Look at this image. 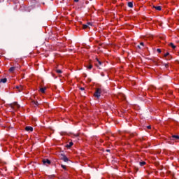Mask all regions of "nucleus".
Here are the masks:
<instances>
[{
  "mask_svg": "<svg viewBox=\"0 0 179 179\" xmlns=\"http://www.w3.org/2000/svg\"><path fill=\"white\" fill-rule=\"evenodd\" d=\"M101 94V89L98 88L96 90V92L94 94V97H96L97 99H99V97H100Z\"/></svg>",
  "mask_w": 179,
  "mask_h": 179,
  "instance_id": "f257e3e1",
  "label": "nucleus"
},
{
  "mask_svg": "<svg viewBox=\"0 0 179 179\" xmlns=\"http://www.w3.org/2000/svg\"><path fill=\"white\" fill-rule=\"evenodd\" d=\"M10 107L14 110H16V108H20V105H19L17 102H14L13 103L10 104Z\"/></svg>",
  "mask_w": 179,
  "mask_h": 179,
  "instance_id": "f03ea898",
  "label": "nucleus"
},
{
  "mask_svg": "<svg viewBox=\"0 0 179 179\" xmlns=\"http://www.w3.org/2000/svg\"><path fill=\"white\" fill-rule=\"evenodd\" d=\"M60 159L61 160H63V162H65L69 161L68 157H66V156H65L64 154L60 155Z\"/></svg>",
  "mask_w": 179,
  "mask_h": 179,
  "instance_id": "7ed1b4c3",
  "label": "nucleus"
},
{
  "mask_svg": "<svg viewBox=\"0 0 179 179\" xmlns=\"http://www.w3.org/2000/svg\"><path fill=\"white\" fill-rule=\"evenodd\" d=\"M43 164L47 166V164H51V161H50V159H43Z\"/></svg>",
  "mask_w": 179,
  "mask_h": 179,
  "instance_id": "20e7f679",
  "label": "nucleus"
},
{
  "mask_svg": "<svg viewBox=\"0 0 179 179\" xmlns=\"http://www.w3.org/2000/svg\"><path fill=\"white\" fill-rule=\"evenodd\" d=\"M95 64H96V66L98 68H99V69H100V65H101V62H100V60H99V59H96Z\"/></svg>",
  "mask_w": 179,
  "mask_h": 179,
  "instance_id": "39448f33",
  "label": "nucleus"
},
{
  "mask_svg": "<svg viewBox=\"0 0 179 179\" xmlns=\"http://www.w3.org/2000/svg\"><path fill=\"white\" fill-rule=\"evenodd\" d=\"M25 130L28 132H33V127H26Z\"/></svg>",
  "mask_w": 179,
  "mask_h": 179,
  "instance_id": "423d86ee",
  "label": "nucleus"
},
{
  "mask_svg": "<svg viewBox=\"0 0 179 179\" xmlns=\"http://www.w3.org/2000/svg\"><path fill=\"white\" fill-rule=\"evenodd\" d=\"M17 88L18 89V92H20L23 90V89H24V87H23L22 85H20V86H17Z\"/></svg>",
  "mask_w": 179,
  "mask_h": 179,
  "instance_id": "0eeeda50",
  "label": "nucleus"
},
{
  "mask_svg": "<svg viewBox=\"0 0 179 179\" xmlns=\"http://www.w3.org/2000/svg\"><path fill=\"white\" fill-rule=\"evenodd\" d=\"M7 80H8V79H6V78H1L0 80V83H6Z\"/></svg>",
  "mask_w": 179,
  "mask_h": 179,
  "instance_id": "6e6552de",
  "label": "nucleus"
},
{
  "mask_svg": "<svg viewBox=\"0 0 179 179\" xmlns=\"http://www.w3.org/2000/svg\"><path fill=\"white\" fill-rule=\"evenodd\" d=\"M153 8H155V9H156V10H162V6H153Z\"/></svg>",
  "mask_w": 179,
  "mask_h": 179,
  "instance_id": "1a4fd4ad",
  "label": "nucleus"
},
{
  "mask_svg": "<svg viewBox=\"0 0 179 179\" xmlns=\"http://www.w3.org/2000/svg\"><path fill=\"white\" fill-rule=\"evenodd\" d=\"M45 90H47L46 87H43V88L40 89V92H41V93H45Z\"/></svg>",
  "mask_w": 179,
  "mask_h": 179,
  "instance_id": "9d476101",
  "label": "nucleus"
},
{
  "mask_svg": "<svg viewBox=\"0 0 179 179\" xmlns=\"http://www.w3.org/2000/svg\"><path fill=\"white\" fill-rule=\"evenodd\" d=\"M16 69V66H13L10 68L9 72H13Z\"/></svg>",
  "mask_w": 179,
  "mask_h": 179,
  "instance_id": "9b49d317",
  "label": "nucleus"
},
{
  "mask_svg": "<svg viewBox=\"0 0 179 179\" xmlns=\"http://www.w3.org/2000/svg\"><path fill=\"white\" fill-rule=\"evenodd\" d=\"M128 6H129V8H134V3L132 2H129Z\"/></svg>",
  "mask_w": 179,
  "mask_h": 179,
  "instance_id": "f8f14e48",
  "label": "nucleus"
},
{
  "mask_svg": "<svg viewBox=\"0 0 179 179\" xmlns=\"http://www.w3.org/2000/svg\"><path fill=\"white\" fill-rule=\"evenodd\" d=\"M73 142H70L69 143V145H67V148H71V146H73Z\"/></svg>",
  "mask_w": 179,
  "mask_h": 179,
  "instance_id": "ddd939ff",
  "label": "nucleus"
},
{
  "mask_svg": "<svg viewBox=\"0 0 179 179\" xmlns=\"http://www.w3.org/2000/svg\"><path fill=\"white\" fill-rule=\"evenodd\" d=\"M169 45L171 46V48H173V50L176 48V45H174V43H171Z\"/></svg>",
  "mask_w": 179,
  "mask_h": 179,
  "instance_id": "4468645a",
  "label": "nucleus"
},
{
  "mask_svg": "<svg viewBox=\"0 0 179 179\" xmlns=\"http://www.w3.org/2000/svg\"><path fill=\"white\" fill-rule=\"evenodd\" d=\"M83 29H87L89 28V25L87 24L83 25Z\"/></svg>",
  "mask_w": 179,
  "mask_h": 179,
  "instance_id": "2eb2a0df",
  "label": "nucleus"
},
{
  "mask_svg": "<svg viewBox=\"0 0 179 179\" xmlns=\"http://www.w3.org/2000/svg\"><path fill=\"white\" fill-rule=\"evenodd\" d=\"M145 164H146L145 162H140V166H145Z\"/></svg>",
  "mask_w": 179,
  "mask_h": 179,
  "instance_id": "dca6fc26",
  "label": "nucleus"
},
{
  "mask_svg": "<svg viewBox=\"0 0 179 179\" xmlns=\"http://www.w3.org/2000/svg\"><path fill=\"white\" fill-rule=\"evenodd\" d=\"M87 68L88 69H92V68H93V65L90 64L88 66H87Z\"/></svg>",
  "mask_w": 179,
  "mask_h": 179,
  "instance_id": "f3484780",
  "label": "nucleus"
},
{
  "mask_svg": "<svg viewBox=\"0 0 179 179\" xmlns=\"http://www.w3.org/2000/svg\"><path fill=\"white\" fill-rule=\"evenodd\" d=\"M56 72H57V73H62V71H61V70H59V69L56 70Z\"/></svg>",
  "mask_w": 179,
  "mask_h": 179,
  "instance_id": "a211bd4d",
  "label": "nucleus"
},
{
  "mask_svg": "<svg viewBox=\"0 0 179 179\" xmlns=\"http://www.w3.org/2000/svg\"><path fill=\"white\" fill-rule=\"evenodd\" d=\"M172 138H175V139H179V136L176 135H173Z\"/></svg>",
  "mask_w": 179,
  "mask_h": 179,
  "instance_id": "6ab92c4d",
  "label": "nucleus"
},
{
  "mask_svg": "<svg viewBox=\"0 0 179 179\" xmlns=\"http://www.w3.org/2000/svg\"><path fill=\"white\" fill-rule=\"evenodd\" d=\"M62 168L64 169V170H66V166L65 165L62 164Z\"/></svg>",
  "mask_w": 179,
  "mask_h": 179,
  "instance_id": "aec40b11",
  "label": "nucleus"
},
{
  "mask_svg": "<svg viewBox=\"0 0 179 179\" xmlns=\"http://www.w3.org/2000/svg\"><path fill=\"white\" fill-rule=\"evenodd\" d=\"M170 55L169 52H167L166 54L164 55L165 58L169 57Z\"/></svg>",
  "mask_w": 179,
  "mask_h": 179,
  "instance_id": "412c9836",
  "label": "nucleus"
},
{
  "mask_svg": "<svg viewBox=\"0 0 179 179\" xmlns=\"http://www.w3.org/2000/svg\"><path fill=\"white\" fill-rule=\"evenodd\" d=\"M34 104H35V106H38V102H37V101H34Z\"/></svg>",
  "mask_w": 179,
  "mask_h": 179,
  "instance_id": "4be33fe9",
  "label": "nucleus"
},
{
  "mask_svg": "<svg viewBox=\"0 0 179 179\" xmlns=\"http://www.w3.org/2000/svg\"><path fill=\"white\" fill-rule=\"evenodd\" d=\"M140 45H142V47H145V44L143 43V42H141V43H140Z\"/></svg>",
  "mask_w": 179,
  "mask_h": 179,
  "instance_id": "5701e85b",
  "label": "nucleus"
},
{
  "mask_svg": "<svg viewBox=\"0 0 179 179\" xmlns=\"http://www.w3.org/2000/svg\"><path fill=\"white\" fill-rule=\"evenodd\" d=\"M87 24L88 25V27L92 25V22H87Z\"/></svg>",
  "mask_w": 179,
  "mask_h": 179,
  "instance_id": "b1692460",
  "label": "nucleus"
},
{
  "mask_svg": "<svg viewBox=\"0 0 179 179\" xmlns=\"http://www.w3.org/2000/svg\"><path fill=\"white\" fill-rule=\"evenodd\" d=\"M157 52L160 53L162 52V50L160 49H157Z\"/></svg>",
  "mask_w": 179,
  "mask_h": 179,
  "instance_id": "393cba45",
  "label": "nucleus"
},
{
  "mask_svg": "<svg viewBox=\"0 0 179 179\" xmlns=\"http://www.w3.org/2000/svg\"><path fill=\"white\" fill-rule=\"evenodd\" d=\"M166 59H169V60L171 59V57H169L168 58H166Z\"/></svg>",
  "mask_w": 179,
  "mask_h": 179,
  "instance_id": "a878e982",
  "label": "nucleus"
},
{
  "mask_svg": "<svg viewBox=\"0 0 179 179\" xmlns=\"http://www.w3.org/2000/svg\"><path fill=\"white\" fill-rule=\"evenodd\" d=\"M80 90H85L84 87H80Z\"/></svg>",
  "mask_w": 179,
  "mask_h": 179,
  "instance_id": "bb28decb",
  "label": "nucleus"
},
{
  "mask_svg": "<svg viewBox=\"0 0 179 179\" xmlns=\"http://www.w3.org/2000/svg\"><path fill=\"white\" fill-rule=\"evenodd\" d=\"M147 128H148V129H150L151 127H150V126H148Z\"/></svg>",
  "mask_w": 179,
  "mask_h": 179,
  "instance_id": "cd10ccee",
  "label": "nucleus"
},
{
  "mask_svg": "<svg viewBox=\"0 0 179 179\" xmlns=\"http://www.w3.org/2000/svg\"><path fill=\"white\" fill-rule=\"evenodd\" d=\"M74 2H79V0H74Z\"/></svg>",
  "mask_w": 179,
  "mask_h": 179,
  "instance_id": "c85d7f7f",
  "label": "nucleus"
},
{
  "mask_svg": "<svg viewBox=\"0 0 179 179\" xmlns=\"http://www.w3.org/2000/svg\"><path fill=\"white\" fill-rule=\"evenodd\" d=\"M106 152H110V150H106Z\"/></svg>",
  "mask_w": 179,
  "mask_h": 179,
  "instance_id": "c756f323",
  "label": "nucleus"
},
{
  "mask_svg": "<svg viewBox=\"0 0 179 179\" xmlns=\"http://www.w3.org/2000/svg\"><path fill=\"white\" fill-rule=\"evenodd\" d=\"M138 47L139 48H141L140 45H138Z\"/></svg>",
  "mask_w": 179,
  "mask_h": 179,
  "instance_id": "7c9ffc66",
  "label": "nucleus"
},
{
  "mask_svg": "<svg viewBox=\"0 0 179 179\" xmlns=\"http://www.w3.org/2000/svg\"><path fill=\"white\" fill-rule=\"evenodd\" d=\"M165 66H167V64H165Z\"/></svg>",
  "mask_w": 179,
  "mask_h": 179,
  "instance_id": "2f4dec72",
  "label": "nucleus"
}]
</instances>
